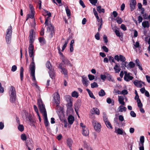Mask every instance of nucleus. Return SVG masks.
<instances>
[{
    "label": "nucleus",
    "mask_w": 150,
    "mask_h": 150,
    "mask_svg": "<svg viewBox=\"0 0 150 150\" xmlns=\"http://www.w3.org/2000/svg\"><path fill=\"white\" fill-rule=\"evenodd\" d=\"M95 36L96 39V40H100V34L98 32H97L96 33V34L95 35Z\"/></svg>",
    "instance_id": "e2e57ef3"
},
{
    "label": "nucleus",
    "mask_w": 150,
    "mask_h": 150,
    "mask_svg": "<svg viewBox=\"0 0 150 150\" xmlns=\"http://www.w3.org/2000/svg\"><path fill=\"white\" fill-rule=\"evenodd\" d=\"M71 96L73 97L77 98L79 96L78 93L76 91H74L72 93Z\"/></svg>",
    "instance_id": "c9c22d12"
},
{
    "label": "nucleus",
    "mask_w": 150,
    "mask_h": 150,
    "mask_svg": "<svg viewBox=\"0 0 150 150\" xmlns=\"http://www.w3.org/2000/svg\"><path fill=\"white\" fill-rule=\"evenodd\" d=\"M28 49L29 56L30 57H32L34 56V47L33 45L29 44Z\"/></svg>",
    "instance_id": "0eeeda50"
},
{
    "label": "nucleus",
    "mask_w": 150,
    "mask_h": 150,
    "mask_svg": "<svg viewBox=\"0 0 150 150\" xmlns=\"http://www.w3.org/2000/svg\"><path fill=\"white\" fill-rule=\"evenodd\" d=\"M115 132L119 134H122L123 133L122 129L118 128L117 129H115Z\"/></svg>",
    "instance_id": "2f4dec72"
},
{
    "label": "nucleus",
    "mask_w": 150,
    "mask_h": 150,
    "mask_svg": "<svg viewBox=\"0 0 150 150\" xmlns=\"http://www.w3.org/2000/svg\"><path fill=\"white\" fill-rule=\"evenodd\" d=\"M101 6H98L97 7V10L98 12L101 13H104L105 12V10L103 8H101Z\"/></svg>",
    "instance_id": "cd10ccee"
},
{
    "label": "nucleus",
    "mask_w": 150,
    "mask_h": 150,
    "mask_svg": "<svg viewBox=\"0 0 150 150\" xmlns=\"http://www.w3.org/2000/svg\"><path fill=\"white\" fill-rule=\"evenodd\" d=\"M54 27L51 24H50L48 27L50 32V34L49 35L50 38H51L55 34V32L54 29Z\"/></svg>",
    "instance_id": "423d86ee"
},
{
    "label": "nucleus",
    "mask_w": 150,
    "mask_h": 150,
    "mask_svg": "<svg viewBox=\"0 0 150 150\" xmlns=\"http://www.w3.org/2000/svg\"><path fill=\"white\" fill-rule=\"evenodd\" d=\"M32 57V62L31 63L30 65V69H31L32 68H34V69H35V64L34 62V56H33Z\"/></svg>",
    "instance_id": "393cba45"
},
{
    "label": "nucleus",
    "mask_w": 150,
    "mask_h": 150,
    "mask_svg": "<svg viewBox=\"0 0 150 150\" xmlns=\"http://www.w3.org/2000/svg\"><path fill=\"white\" fill-rule=\"evenodd\" d=\"M142 26L144 28H148L149 26V22L148 21H145L143 22L142 23Z\"/></svg>",
    "instance_id": "412c9836"
},
{
    "label": "nucleus",
    "mask_w": 150,
    "mask_h": 150,
    "mask_svg": "<svg viewBox=\"0 0 150 150\" xmlns=\"http://www.w3.org/2000/svg\"><path fill=\"white\" fill-rule=\"evenodd\" d=\"M116 35L118 37H120L121 36L119 30L116 29L115 31Z\"/></svg>",
    "instance_id": "680f3d73"
},
{
    "label": "nucleus",
    "mask_w": 150,
    "mask_h": 150,
    "mask_svg": "<svg viewBox=\"0 0 150 150\" xmlns=\"http://www.w3.org/2000/svg\"><path fill=\"white\" fill-rule=\"evenodd\" d=\"M29 7L30 8V10L31 13H33V12H35L33 6L32 4H29Z\"/></svg>",
    "instance_id": "4d7b16f0"
},
{
    "label": "nucleus",
    "mask_w": 150,
    "mask_h": 150,
    "mask_svg": "<svg viewBox=\"0 0 150 150\" xmlns=\"http://www.w3.org/2000/svg\"><path fill=\"white\" fill-rule=\"evenodd\" d=\"M136 5V0H132L131 2L130 3V10L131 11H133L135 9Z\"/></svg>",
    "instance_id": "9d476101"
},
{
    "label": "nucleus",
    "mask_w": 150,
    "mask_h": 150,
    "mask_svg": "<svg viewBox=\"0 0 150 150\" xmlns=\"http://www.w3.org/2000/svg\"><path fill=\"white\" fill-rule=\"evenodd\" d=\"M34 30L33 29H31L30 32L29 37L33 36V35H34Z\"/></svg>",
    "instance_id": "13d9d810"
},
{
    "label": "nucleus",
    "mask_w": 150,
    "mask_h": 150,
    "mask_svg": "<svg viewBox=\"0 0 150 150\" xmlns=\"http://www.w3.org/2000/svg\"><path fill=\"white\" fill-rule=\"evenodd\" d=\"M68 40L69 39H68L67 40H66L65 41L64 44L63 45L62 48V52L65 49V48L66 47H67L68 42Z\"/></svg>",
    "instance_id": "e433bc0d"
},
{
    "label": "nucleus",
    "mask_w": 150,
    "mask_h": 150,
    "mask_svg": "<svg viewBox=\"0 0 150 150\" xmlns=\"http://www.w3.org/2000/svg\"><path fill=\"white\" fill-rule=\"evenodd\" d=\"M61 72L64 75H67V70L65 68H64L61 69Z\"/></svg>",
    "instance_id": "8fccbe9b"
},
{
    "label": "nucleus",
    "mask_w": 150,
    "mask_h": 150,
    "mask_svg": "<svg viewBox=\"0 0 150 150\" xmlns=\"http://www.w3.org/2000/svg\"><path fill=\"white\" fill-rule=\"evenodd\" d=\"M119 111L120 112H122L123 111L125 112L127 110V108L125 107L122 106V105H120L119 107Z\"/></svg>",
    "instance_id": "72a5a7b5"
},
{
    "label": "nucleus",
    "mask_w": 150,
    "mask_h": 150,
    "mask_svg": "<svg viewBox=\"0 0 150 150\" xmlns=\"http://www.w3.org/2000/svg\"><path fill=\"white\" fill-rule=\"evenodd\" d=\"M140 142L139 143V145L144 144V136H142L140 137Z\"/></svg>",
    "instance_id": "4c0bfd02"
},
{
    "label": "nucleus",
    "mask_w": 150,
    "mask_h": 150,
    "mask_svg": "<svg viewBox=\"0 0 150 150\" xmlns=\"http://www.w3.org/2000/svg\"><path fill=\"white\" fill-rule=\"evenodd\" d=\"M134 84L137 87L141 88L142 87V84L145 85V83L142 81H138L137 80H135L134 82Z\"/></svg>",
    "instance_id": "6e6552de"
},
{
    "label": "nucleus",
    "mask_w": 150,
    "mask_h": 150,
    "mask_svg": "<svg viewBox=\"0 0 150 150\" xmlns=\"http://www.w3.org/2000/svg\"><path fill=\"white\" fill-rule=\"evenodd\" d=\"M12 32V27L10 25L7 29L5 34L6 42L8 44H9L11 42Z\"/></svg>",
    "instance_id": "f257e3e1"
},
{
    "label": "nucleus",
    "mask_w": 150,
    "mask_h": 150,
    "mask_svg": "<svg viewBox=\"0 0 150 150\" xmlns=\"http://www.w3.org/2000/svg\"><path fill=\"white\" fill-rule=\"evenodd\" d=\"M62 61L64 63V64H66L70 67H72L73 66L70 61L67 59L66 58L64 57L62 59Z\"/></svg>",
    "instance_id": "f8f14e48"
},
{
    "label": "nucleus",
    "mask_w": 150,
    "mask_h": 150,
    "mask_svg": "<svg viewBox=\"0 0 150 150\" xmlns=\"http://www.w3.org/2000/svg\"><path fill=\"white\" fill-rule=\"evenodd\" d=\"M106 102L108 104L111 103L112 105H113L114 104V102L113 100H112L110 98H108L106 99Z\"/></svg>",
    "instance_id": "c85d7f7f"
},
{
    "label": "nucleus",
    "mask_w": 150,
    "mask_h": 150,
    "mask_svg": "<svg viewBox=\"0 0 150 150\" xmlns=\"http://www.w3.org/2000/svg\"><path fill=\"white\" fill-rule=\"evenodd\" d=\"M124 98L122 96H118V101L120 104L122 105H125V103L124 102Z\"/></svg>",
    "instance_id": "a211bd4d"
},
{
    "label": "nucleus",
    "mask_w": 150,
    "mask_h": 150,
    "mask_svg": "<svg viewBox=\"0 0 150 150\" xmlns=\"http://www.w3.org/2000/svg\"><path fill=\"white\" fill-rule=\"evenodd\" d=\"M80 105H81V104H80V102H77L75 104V108H74L75 110L76 113L78 115V112L77 111V110H77L76 107H77V108H79L80 107Z\"/></svg>",
    "instance_id": "c756f323"
},
{
    "label": "nucleus",
    "mask_w": 150,
    "mask_h": 150,
    "mask_svg": "<svg viewBox=\"0 0 150 150\" xmlns=\"http://www.w3.org/2000/svg\"><path fill=\"white\" fill-rule=\"evenodd\" d=\"M92 123L95 130L97 132H99L100 131L101 128V125L100 124L94 120L92 121Z\"/></svg>",
    "instance_id": "20e7f679"
},
{
    "label": "nucleus",
    "mask_w": 150,
    "mask_h": 150,
    "mask_svg": "<svg viewBox=\"0 0 150 150\" xmlns=\"http://www.w3.org/2000/svg\"><path fill=\"white\" fill-rule=\"evenodd\" d=\"M91 85L92 88H97L98 86L97 83L96 82H94L93 83H91Z\"/></svg>",
    "instance_id": "79ce46f5"
},
{
    "label": "nucleus",
    "mask_w": 150,
    "mask_h": 150,
    "mask_svg": "<svg viewBox=\"0 0 150 150\" xmlns=\"http://www.w3.org/2000/svg\"><path fill=\"white\" fill-rule=\"evenodd\" d=\"M29 37V42L30 43V44H31V45H33V43L35 37V36H31V37Z\"/></svg>",
    "instance_id": "473e14b6"
},
{
    "label": "nucleus",
    "mask_w": 150,
    "mask_h": 150,
    "mask_svg": "<svg viewBox=\"0 0 150 150\" xmlns=\"http://www.w3.org/2000/svg\"><path fill=\"white\" fill-rule=\"evenodd\" d=\"M74 117L71 115H69L68 117V122L70 125H72L74 121Z\"/></svg>",
    "instance_id": "dca6fc26"
},
{
    "label": "nucleus",
    "mask_w": 150,
    "mask_h": 150,
    "mask_svg": "<svg viewBox=\"0 0 150 150\" xmlns=\"http://www.w3.org/2000/svg\"><path fill=\"white\" fill-rule=\"evenodd\" d=\"M54 98L55 99V102L57 104V106L59 105V104L60 96L57 93L56 96H54Z\"/></svg>",
    "instance_id": "2eb2a0df"
},
{
    "label": "nucleus",
    "mask_w": 150,
    "mask_h": 150,
    "mask_svg": "<svg viewBox=\"0 0 150 150\" xmlns=\"http://www.w3.org/2000/svg\"><path fill=\"white\" fill-rule=\"evenodd\" d=\"M121 28L124 31L127 30V28L124 24H122L121 25Z\"/></svg>",
    "instance_id": "69168bd1"
},
{
    "label": "nucleus",
    "mask_w": 150,
    "mask_h": 150,
    "mask_svg": "<svg viewBox=\"0 0 150 150\" xmlns=\"http://www.w3.org/2000/svg\"><path fill=\"white\" fill-rule=\"evenodd\" d=\"M105 123L108 128H110L111 129H112V127L111 123L109 121H107V122H105Z\"/></svg>",
    "instance_id": "ea45409f"
},
{
    "label": "nucleus",
    "mask_w": 150,
    "mask_h": 150,
    "mask_svg": "<svg viewBox=\"0 0 150 150\" xmlns=\"http://www.w3.org/2000/svg\"><path fill=\"white\" fill-rule=\"evenodd\" d=\"M35 12L31 13V14H28L27 15V16H28L30 18L33 19L34 18Z\"/></svg>",
    "instance_id": "09e8293b"
},
{
    "label": "nucleus",
    "mask_w": 150,
    "mask_h": 150,
    "mask_svg": "<svg viewBox=\"0 0 150 150\" xmlns=\"http://www.w3.org/2000/svg\"><path fill=\"white\" fill-rule=\"evenodd\" d=\"M17 67L16 65H14L12 66L11 71L13 72L15 71L17 69Z\"/></svg>",
    "instance_id": "338daca9"
},
{
    "label": "nucleus",
    "mask_w": 150,
    "mask_h": 150,
    "mask_svg": "<svg viewBox=\"0 0 150 150\" xmlns=\"http://www.w3.org/2000/svg\"><path fill=\"white\" fill-rule=\"evenodd\" d=\"M99 96L101 97L104 96L105 95V93L103 89H101L98 92Z\"/></svg>",
    "instance_id": "7c9ffc66"
},
{
    "label": "nucleus",
    "mask_w": 150,
    "mask_h": 150,
    "mask_svg": "<svg viewBox=\"0 0 150 150\" xmlns=\"http://www.w3.org/2000/svg\"><path fill=\"white\" fill-rule=\"evenodd\" d=\"M129 65V67L130 68H133L135 66V64L132 62H129V64L127 66Z\"/></svg>",
    "instance_id": "de8ad7c7"
},
{
    "label": "nucleus",
    "mask_w": 150,
    "mask_h": 150,
    "mask_svg": "<svg viewBox=\"0 0 150 150\" xmlns=\"http://www.w3.org/2000/svg\"><path fill=\"white\" fill-rule=\"evenodd\" d=\"M30 76L32 77V80L34 82L36 81V79L35 76V70L34 68H32L31 69H30Z\"/></svg>",
    "instance_id": "9b49d317"
},
{
    "label": "nucleus",
    "mask_w": 150,
    "mask_h": 150,
    "mask_svg": "<svg viewBox=\"0 0 150 150\" xmlns=\"http://www.w3.org/2000/svg\"><path fill=\"white\" fill-rule=\"evenodd\" d=\"M117 22L118 24H121L122 22V20L121 18L119 17H118L116 18Z\"/></svg>",
    "instance_id": "3c124183"
},
{
    "label": "nucleus",
    "mask_w": 150,
    "mask_h": 150,
    "mask_svg": "<svg viewBox=\"0 0 150 150\" xmlns=\"http://www.w3.org/2000/svg\"><path fill=\"white\" fill-rule=\"evenodd\" d=\"M43 116L44 118V123L46 127H47L49 125V122L47 118V114H45Z\"/></svg>",
    "instance_id": "f3484780"
},
{
    "label": "nucleus",
    "mask_w": 150,
    "mask_h": 150,
    "mask_svg": "<svg viewBox=\"0 0 150 150\" xmlns=\"http://www.w3.org/2000/svg\"><path fill=\"white\" fill-rule=\"evenodd\" d=\"M11 94L10 96V101L11 102L13 103L15 102L16 98L15 89L13 86L11 87Z\"/></svg>",
    "instance_id": "7ed1b4c3"
},
{
    "label": "nucleus",
    "mask_w": 150,
    "mask_h": 150,
    "mask_svg": "<svg viewBox=\"0 0 150 150\" xmlns=\"http://www.w3.org/2000/svg\"><path fill=\"white\" fill-rule=\"evenodd\" d=\"M125 58L121 54L120 55V60L122 62H125Z\"/></svg>",
    "instance_id": "37998d69"
},
{
    "label": "nucleus",
    "mask_w": 150,
    "mask_h": 150,
    "mask_svg": "<svg viewBox=\"0 0 150 150\" xmlns=\"http://www.w3.org/2000/svg\"><path fill=\"white\" fill-rule=\"evenodd\" d=\"M114 69L115 70V73H118L121 70V69L117 64H116L114 67Z\"/></svg>",
    "instance_id": "bb28decb"
},
{
    "label": "nucleus",
    "mask_w": 150,
    "mask_h": 150,
    "mask_svg": "<svg viewBox=\"0 0 150 150\" xmlns=\"http://www.w3.org/2000/svg\"><path fill=\"white\" fill-rule=\"evenodd\" d=\"M46 67L48 68L49 70L51 69V64L49 61H47L46 64Z\"/></svg>",
    "instance_id": "f704fd0d"
},
{
    "label": "nucleus",
    "mask_w": 150,
    "mask_h": 150,
    "mask_svg": "<svg viewBox=\"0 0 150 150\" xmlns=\"http://www.w3.org/2000/svg\"><path fill=\"white\" fill-rule=\"evenodd\" d=\"M83 132L82 134L84 136H87L89 134V131L87 128L83 129Z\"/></svg>",
    "instance_id": "b1692460"
},
{
    "label": "nucleus",
    "mask_w": 150,
    "mask_h": 150,
    "mask_svg": "<svg viewBox=\"0 0 150 150\" xmlns=\"http://www.w3.org/2000/svg\"><path fill=\"white\" fill-rule=\"evenodd\" d=\"M125 75L124 77L125 80L129 81L130 80H132L133 78V77L129 75V74H127L126 71H125Z\"/></svg>",
    "instance_id": "1a4fd4ad"
},
{
    "label": "nucleus",
    "mask_w": 150,
    "mask_h": 150,
    "mask_svg": "<svg viewBox=\"0 0 150 150\" xmlns=\"http://www.w3.org/2000/svg\"><path fill=\"white\" fill-rule=\"evenodd\" d=\"M90 112L92 114H97L99 115L100 114V111L99 109L96 108H93L91 111Z\"/></svg>",
    "instance_id": "4468645a"
},
{
    "label": "nucleus",
    "mask_w": 150,
    "mask_h": 150,
    "mask_svg": "<svg viewBox=\"0 0 150 150\" xmlns=\"http://www.w3.org/2000/svg\"><path fill=\"white\" fill-rule=\"evenodd\" d=\"M127 62H122V66L121 67L122 68H125L126 67H128L126 66V64H127Z\"/></svg>",
    "instance_id": "6e6d98bb"
},
{
    "label": "nucleus",
    "mask_w": 150,
    "mask_h": 150,
    "mask_svg": "<svg viewBox=\"0 0 150 150\" xmlns=\"http://www.w3.org/2000/svg\"><path fill=\"white\" fill-rule=\"evenodd\" d=\"M102 49L105 52H108V49L107 47L105 46H103L102 47Z\"/></svg>",
    "instance_id": "774afa93"
},
{
    "label": "nucleus",
    "mask_w": 150,
    "mask_h": 150,
    "mask_svg": "<svg viewBox=\"0 0 150 150\" xmlns=\"http://www.w3.org/2000/svg\"><path fill=\"white\" fill-rule=\"evenodd\" d=\"M65 10L68 16H70L71 15V12L69 9L68 7L67 6L65 8Z\"/></svg>",
    "instance_id": "58836bf2"
},
{
    "label": "nucleus",
    "mask_w": 150,
    "mask_h": 150,
    "mask_svg": "<svg viewBox=\"0 0 150 150\" xmlns=\"http://www.w3.org/2000/svg\"><path fill=\"white\" fill-rule=\"evenodd\" d=\"M107 77L108 78V79L109 81H113L114 80L113 79H112V76L109 74H108Z\"/></svg>",
    "instance_id": "603ef678"
},
{
    "label": "nucleus",
    "mask_w": 150,
    "mask_h": 150,
    "mask_svg": "<svg viewBox=\"0 0 150 150\" xmlns=\"http://www.w3.org/2000/svg\"><path fill=\"white\" fill-rule=\"evenodd\" d=\"M130 115L131 116L134 117H135L136 116V113L134 112V111H131L130 113Z\"/></svg>",
    "instance_id": "0e129e2a"
},
{
    "label": "nucleus",
    "mask_w": 150,
    "mask_h": 150,
    "mask_svg": "<svg viewBox=\"0 0 150 150\" xmlns=\"http://www.w3.org/2000/svg\"><path fill=\"white\" fill-rule=\"evenodd\" d=\"M18 129L21 132H23L24 130V127L23 125H19L18 127Z\"/></svg>",
    "instance_id": "a19ab883"
},
{
    "label": "nucleus",
    "mask_w": 150,
    "mask_h": 150,
    "mask_svg": "<svg viewBox=\"0 0 150 150\" xmlns=\"http://www.w3.org/2000/svg\"><path fill=\"white\" fill-rule=\"evenodd\" d=\"M108 58L109 60V61L111 63L112 62H114V63L116 64L114 61V58L113 57H112L111 56H109L108 57Z\"/></svg>",
    "instance_id": "c03bdc74"
},
{
    "label": "nucleus",
    "mask_w": 150,
    "mask_h": 150,
    "mask_svg": "<svg viewBox=\"0 0 150 150\" xmlns=\"http://www.w3.org/2000/svg\"><path fill=\"white\" fill-rule=\"evenodd\" d=\"M128 93L126 89H124L121 92V94L124 95H127Z\"/></svg>",
    "instance_id": "bf43d9fd"
},
{
    "label": "nucleus",
    "mask_w": 150,
    "mask_h": 150,
    "mask_svg": "<svg viewBox=\"0 0 150 150\" xmlns=\"http://www.w3.org/2000/svg\"><path fill=\"white\" fill-rule=\"evenodd\" d=\"M26 146H27V147H30V148H33V144L31 142L30 140L28 141V140L27 142L26 143Z\"/></svg>",
    "instance_id": "a878e982"
},
{
    "label": "nucleus",
    "mask_w": 150,
    "mask_h": 150,
    "mask_svg": "<svg viewBox=\"0 0 150 150\" xmlns=\"http://www.w3.org/2000/svg\"><path fill=\"white\" fill-rule=\"evenodd\" d=\"M90 3L93 5H96L97 2V0H89Z\"/></svg>",
    "instance_id": "052dcab7"
},
{
    "label": "nucleus",
    "mask_w": 150,
    "mask_h": 150,
    "mask_svg": "<svg viewBox=\"0 0 150 150\" xmlns=\"http://www.w3.org/2000/svg\"><path fill=\"white\" fill-rule=\"evenodd\" d=\"M37 104L40 112L44 115L45 114H47V112L44 104L43 103L41 99L38 100Z\"/></svg>",
    "instance_id": "f03ea898"
},
{
    "label": "nucleus",
    "mask_w": 150,
    "mask_h": 150,
    "mask_svg": "<svg viewBox=\"0 0 150 150\" xmlns=\"http://www.w3.org/2000/svg\"><path fill=\"white\" fill-rule=\"evenodd\" d=\"M24 71V69L23 67H21L20 69V79L21 81H23V72Z\"/></svg>",
    "instance_id": "4be33fe9"
},
{
    "label": "nucleus",
    "mask_w": 150,
    "mask_h": 150,
    "mask_svg": "<svg viewBox=\"0 0 150 150\" xmlns=\"http://www.w3.org/2000/svg\"><path fill=\"white\" fill-rule=\"evenodd\" d=\"M49 75L50 77L52 79H54L55 76V72L54 69H51L48 71Z\"/></svg>",
    "instance_id": "ddd939ff"
},
{
    "label": "nucleus",
    "mask_w": 150,
    "mask_h": 150,
    "mask_svg": "<svg viewBox=\"0 0 150 150\" xmlns=\"http://www.w3.org/2000/svg\"><path fill=\"white\" fill-rule=\"evenodd\" d=\"M137 105L139 108H141L143 107V104L142 103L141 100H138V101H137Z\"/></svg>",
    "instance_id": "49530a36"
},
{
    "label": "nucleus",
    "mask_w": 150,
    "mask_h": 150,
    "mask_svg": "<svg viewBox=\"0 0 150 150\" xmlns=\"http://www.w3.org/2000/svg\"><path fill=\"white\" fill-rule=\"evenodd\" d=\"M38 40L41 45H43L46 43V41L45 39L43 37H40L39 38Z\"/></svg>",
    "instance_id": "aec40b11"
},
{
    "label": "nucleus",
    "mask_w": 150,
    "mask_h": 150,
    "mask_svg": "<svg viewBox=\"0 0 150 150\" xmlns=\"http://www.w3.org/2000/svg\"><path fill=\"white\" fill-rule=\"evenodd\" d=\"M69 102L68 103L67 105V111H72L73 110L72 106L73 105V98L70 96H69Z\"/></svg>",
    "instance_id": "39448f33"
},
{
    "label": "nucleus",
    "mask_w": 150,
    "mask_h": 150,
    "mask_svg": "<svg viewBox=\"0 0 150 150\" xmlns=\"http://www.w3.org/2000/svg\"><path fill=\"white\" fill-rule=\"evenodd\" d=\"M67 143L70 149L71 150V147L73 143V141L72 139L70 138H68L67 140Z\"/></svg>",
    "instance_id": "6ab92c4d"
},
{
    "label": "nucleus",
    "mask_w": 150,
    "mask_h": 150,
    "mask_svg": "<svg viewBox=\"0 0 150 150\" xmlns=\"http://www.w3.org/2000/svg\"><path fill=\"white\" fill-rule=\"evenodd\" d=\"M21 139L23 141H25L27 139V137L25 134H21Z\"/></svg>",
    "instance_id": "a18cd8bd"
},
{
    "label": "nucleus",
    "mask_w": 150,
    "mask_h": 150,
    "mask_svg": "<svg viewBox=\"0 0 150 150\" xmlns=\"http://www.w3.org/2000/svg\"><path fill=\"white\" fill-rule=\"evenodd\" d=\"M88 77L90 81L92 80L95 79V76L93 75L89 74L88 75Z\"/></svg>",
    "instance_id": "864d4df0"
},
{
    "label": "nucleus",
    "mask_w": 150,
    "mask_h": 150,
    "mask_svg": "<svg viewBox=\"0 0 150 150\" xmlns=\"http://www.w3.org/2000/svg\"><path fill=\"white\" fill-rule=\"evenodd\" d=\"M28 120L30 121V123L32 124V125H34V120L31 117H28Z\"/></svg>",
    "instance_id": "5fc2aeb1"
},
{
    "label": "nucleus",
    "mask_w": 150,
    "mask_h": 150,
    "mask_svg": "<svg viewBox=\"0 0 150 150\" xmlns=\"http://www.w3.org/2000/svg\"><path fill=\"white\" fill-rule=\"evenodd\" d=\"M86 90L87 91L90 97L91 98H93L94 99H95V97L93 95V93L89 89L86 88Z\"/></svg>",
    "instance_id": "5701e85b"
}]
</instances>
